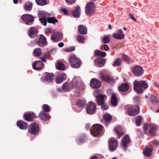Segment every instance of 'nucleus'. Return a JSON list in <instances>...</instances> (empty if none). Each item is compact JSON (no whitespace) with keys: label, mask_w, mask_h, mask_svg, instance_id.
<instances>
[{"label":"nucleus","mask_w":159,"mask_h":159,"mask_svg":"<svg viewBox=\"0 0 159 159\" xmlns=\"http://www.w3.org/2000/svg\"><path fill=\"white\" fill-rule=\"evenodd\" d=\"M79 32L82 35L85 34L87 33V29L86 27L82 25H80L78 27Z\"/></svg>","instance_id":"obj_26"},{"label":"nucleus","mask_w":159,"mask_h":159,"mask_svg":"<svg viewBox=\"0 0 159 159\" xmlns=\"http://www.w3.org/2000/svg\"><path fill=\"white\" fill-rule=\"evenodd\" d=\"M28 132L34 135L39 134V125L35 122L31 124L28 127Z\"/></svg>","instance_id":"obj_4"},{"label":"nucleus","mask_w":159,"mask_h":159,"mask_svg":"<svg viewBox=\"0 0 159 159\" xmlns=\"http://www.w3.org/2000/svg\"><path fill=\"white\" fill-rule=\"evenodd\" d=\"M64 45V43L63 42H61L58 43V46L60 48H61Z\"/></svg>","instance_id":"obj_59"},{"label":"nucleus","mask_w":159,"mask_h":159,"mask_svg":"<svg viewBox=\"0 0 159 159\" xmlns=\"http://www.w3.org/2000/svg\"><path fill=\"white\" fill-rule=\"evenodd\" d=\"M47 21L48 23L54 25L58 22V20L54 17H47Z\"/></svg>","instance_id":"obj_35"},{"label":"nucleus","mask_w":159,"mask_h":159,"mask_svg":"<svg viewBox=\"0 0 159 159\" xmlns=\"http://www.w3.org/2000/svg\"><path fill=\"white\" fill-rule=\"evenodd\" d=\"M36 3L39 5L44 6L47 4L46 0H35Z\"/></svg>","instance_id":"obj_42"},{"label":"nucleus","mask_w":159,"mask_h":159,"mask_svg":"<svg viewBox=\"0 0 159 159\" xmlns=\"http://www.w3.org/2000/svg\"><path fill=\"white\" fill-rule=\"evenodd\" d=\"M45 32L47 33H53L54 32L53 31V30L51 28H48L45 30Z\"/></svg>","instance_id":"obj_52"},{"label":"nucleus","mask_w":159,"mask_h":159,"mask_svg":"<svg viewBox=\"0 0 159 159\" xmlns=\"http://www.w3.org/2000/svg\"><path fill=\"white\" fill-rule=\"evenodd\" d=\"M46 14L43 11H41L39 13V17L40 18H46Z\"/></svg>","instance_id":"obj_50"},{"label":"nucleus","mask_w":159,"mask_h":159,"mask_svg":"<svg viewBox=\"0 0 159 159\" xmlns=\"http://www.w3.org/2000/svg\"><path fill=\"white\" fill-rule=\"evenodd\" d=\"M121 63V61L120 58H117L116 59L113 63V66H120Z\"/></svg>","instance_id":"obj_41"},{"label":"nucleus","mask_w":159,"mask_h":159,"mask_svg":"<svg viewBox=\"0 0 159 159\" xmlns=\"http://www.w3.org/2000/svg\"><path fill=\"white\" fill-rule=\"evenodd\" d=\"M35 118V116L33 113H27L24 115V119L28 121H33Z\"/></svg>","instance_id":"obj_24"},{"label":"nucleus","mask_w":159,"mask_h":159,"mask_svg":"<svg viewBox=\"0 0 159 159\" xmlns=\"http://www.w3.org/2000/svg\"><path fill=\"white\" fill-rule=\"evenodd\" d=\"M86 104V101L85 100H81L77 99L76 102V105L79 107H81L84 106Z\"/></svg>","instance_id":"obj_31"},{"label":"nucleus","mask_w":159,"mask_h":159,"mask_svg":"<svg viewBox=\"0 0 159 159\" xmlns=\"http://www.w3.org/2000/svg\"><path fill=\"white\" fill-rule=\"evenodd\" d=\"M96 110V106L93 102H90L87 104V112L89 114H94Z\"/></svg>","instance_id":"obj_8"},{"label":"nucleus","mask_w":159,"mask_h":159,"mask_svg":"<svg viewBox=\"0 0 159 159\" xmlns=\"http://www.w3.org/2000/svg\"><path fill=\"white\" fill-rule=\"evenodd\" d=\"M128 16L131 18V19L132 20H134L136 22L137 21V20L134 18V17L133 16L132 14H129Z\"/></svg>","instance_id":"obj_57"},{"label":"nucleus","mask_w":159,"mask_h":159,"mask_svg":"<svg viewBox=\"0 0 159 159\" xmlns=\"http://www.w3.org/2000/svg\"><path fill=\"white\" fill-rule=\"evenodd\" d=\"M50 53L49 52L43 54V57L47 59L50 56Z\"/></svg>","instance_id":"obj_55"},{"label":"nucleus","mask_w":159,"mask_h":159,"mask_svg":"<svg viewBox=\"0 0 159 159\" xmlns=\"http://www.w3.org/2000/svg\"><path fill=\"white\" fill-rule=\"evenodd\" d=\"M99 105H101V108L104 110H107L109 107V106L107 104L105 103V102H103L102 104L101 103Z\"/></svg>","instance_id":"obj_46"},{"label":"nucleus","mask_w":159,"mask_h":159,"mask_svg":"<svg viewBox=\"0 0 159 159\" xmlns=\"http://www.w3.org/2000/svg\"><path fill=\"white\" fill-rule=\"evenodd\" d=\"M122 145L125 150H126L127 147V144L130 141V139L129 136L126 134L122 138Z\"/></svg>","instance_id":"obj_13"},{"label":"nucleus","mask_w":159,"mask_h":159,"mask_svg":"<svg viewBox=\"0 0 159 159\" xmlns=\"http://www.w3.org/2000/svg\"><path fill=\"white\" fill-rule=\"evenodd\" d=\"M38 33V30L35 27H32L28 31V35L31 38H34Z\"/></svg>","instance_id":"obj_18"},{"label":"nucleus","mask_w":159,"mask_h":159,"mask_svg":"<svg viewBox=\"0 0 159 159\" xmlns=\"http://www.w3.org/2000/svg\"><path fill=\"white\" fill-rule=\"evenodd\" d=\"M96 7L93 2H89L87 3L85 6V13L86 14L89 16L92 15L95 11Z\"/></svg>","instance_id":"obj_5"},{"label":"nucleus","mask_w":159,"mask_h":159,"mask_svg":"<svg viewBox=\"0 0 159 159\" xmlns=\"http://www.w3.org/2000/svg\"><path fill=\"white\" fill-rule=\"evenodd\" d=\"M120 126H118L114 128V130L118 135V139L120 138L124 134V133L123 132L119 130L120 129Z\"/></svg>","instance_id":"obj_33"},{"label":"nucleus","mask_w":159,"mask_h":159,"mask_svg":"<svg viewBox=\"0 0 159 159\" xmlns=\"http://www.w3.org/2000/svg\"><path fill=\"white\" fill-rule=\"evenodd\" d=\"M102 130V126L99 124L94 125L91 129L92 134L94 136H96L99 135Z\"/></svg>","instance_id":"obj_6"},{"label":"nucleus","mask_w":159,"mask_h":159,"mask_svg":"<svg viewBox=\"0 0 159 159\" xmlns=\"http://www.w3.org/2000/svg\"><path fill=\"white\" fill-rule=\"evenodd\" d=\"M62 89L65 92L69 91V89L67 83H65L63 84L62 86Z\"/></svg>","instance_id":"obj_47"},{"label":"nucleus","mask_w":159,"mask_h":159,"mask_svg":"<svg viewBox=\"0 0 159 159\" xmlns=\"http://www.w3.org/2000/svg\"><path fill=\"white\" fill-rule=\"evenodd\" d=\"M39 20L40 22L43 24V25L44 26H46L47 24V19L46 18H39Z\"/></svg>","instance_id":"obj_48"},{"label":"nucleus","mask_w":159,"mask_h":159,"mask_svg":"<svg viewBox=\"0 0 159 159\" xmlns=\"http://www.w3.org/2000/svg\"><path fill=\"white\" fill-rule=\"evenodd\" d=\"M42 108L43 111L45 112H49L50 110V107L47 104H44L42 106Z\"/></svg>","instance_id":"obj_45"},{"label":"nucleus","mask_w":159,"mask_h":159,"mask_svg":"<svg viewBox=\"0 0 159 159\" xmlns=\"http://www.w3.org/2000/svg\"><path fill=\"white\" fill-rule=\"evenodd\" d=\"M132 72L135 76H139L143 74V70L141 67L136 66L133 68Z\"/></svg>","instance_id":"obj_9"},{"label":"nucleus","mask_w":159,"mask_h":159,"mask_svg":"<svg viewBox=\"0 0 159 159\" xmlns=\"http://www.w3.org/2000/svg\"><path fill=\"white\" fill-rule=\"evenodd\" d=\"M151 101L153 103H157L159 102L158 101L153 95H151L150 97Z\"/></svg>","instance_id":"obj_49"},{"label":"nucleus","mask_w":159,"mask_h":159,"mask_svg":"<svg viewBox=\"0 0 159 159\" xmlns=\"http://www.w3.org/2000/svg\"><path fill=\"white\" fill-rule=\"evenodd\" d=\"M61 11L63 12H64V14L65 15H67L68 12L67 10H66L65 9L62 8L61 9Z\"/></svg>","instance_id":"obj_58"},{"label":"nucleus","mask_w":159,"mask_h":159,"mask_svg":"<svg viewBox=\"0 0 159 159\" xmlns=\"http://www.w3.org/2000/svg\"><path fill=\"white\" fill-rule=\"evenodd\" d=\"M33 52L35 56L38 57H39L42 54L41 49L39 48H35L33 51Z\"/></svg>","instance_id":"obj_38"},{"label":"nucleus","mask_w":159,"mask_h":159,"mask_svg":"<svg viewBox=\"0 0 159 159\" xmlns=\"http://www.w3.org/2000/svg\"><path fill=\"white\" fill-rule=\"evenodd\" d=\"M111 104L113 106H116L118 103V100L116 95L113 94L111 98Z\"/></svg>","instance_id":"obj_28"},{"label":"nucleus","mask_w":159,"mask_h":159,"mask_svg":"<svg viewBox=\"0 0 159 159\" xmlns=\"http://www.w3.org/2000/svg\"><path fill=\"white\" fill-rule=\"evenodd\" d=\"M66 75L65 73L61 74L57 76L56 77V83L57 84H60L66 78Z\"/></svg>","instance_id":"obj_23"},{"label":"nucleus","mask_w":159,"mask_h":159,"mask_svg":"<svg viewBox=\"0 0 159 159\" xmlns=\"http://www.w3.org/2000/svg\"><path fill=\"white\" fill-rule=\"evenodd\" d=\"M123 59L124 60L128 63H129V57L127 55H124L122 56Z\"/></svg>","instance_id":"obj_51"},{"label":"nucleus","mask_w":159,"mask_h":159,"mask_svg":"<svg viewBox=\"0 0 159 159\" xmlns=\"http://www.w3.org/2000/svg\"><path fill=\"white\" fill-rule=\"evenodd\" d=\"M65 1L67 3L70 4H73L75 3V0H65Z\"/></svg>","instance_id":"obj_53"},{"label":"nucleus","mask_w":159,"mask_h":159,"mask_svg":"<svg viewBox=\"0 0 159 159\" xmlns=\"http://www.w3.org/2000/svg\"><path fill=\"white\" fill-rule=\"evenodd\" d=\"M85 39V37L80 35H79L77 36V40L80 43H84V40Z\"/></svg>","instance_id":"obj_43"},{"label":"nucleus","mask_w":159,"mask_h":159,"mask_svg":"<svg viewBox=\"0 0 159 159\" xmlns=\"http://www.w3.org/2000/svg\"><path fill=\"white\" fill-rule=\"evenodd\" d=\"M70 48V52L73 51L75 50V47L74 46H72Z\"/></svg>","instance_id":"obj_61"},{"label":"nucleus","mask_w":159,"mask_h":159,"mask_svg":"<svg viewBox=\"0 0 159 159\" xmlns=\"http://www.w3.org/2000/svg\"><path fill=\"white\" fill-rule=\"evenodd\" d=\"M62 37V34L59 32H54L51 37V39L54 42H58L61 40Z\"/></svg>","instance_id":"obj_11"},{"label":"nucleus","mask_w":159,"mask_h":159,"mask_svg":"<svg viewBox=\"0 0 159 159\" xmlns=\"http://www.w3.org/2000/svg\"><path fill=\"white\" fill-rule=\"evenodd\" d=\"M69 62L73 68H78L81 66V61L78 57L74 55L70 57Z\"/></svg>","instance_id":"obj_3"},{"label":"nucleus","mask_w":159,"mask_h":159,"mask_svg":"<svg viewBox=\"0 0 159 159\" xmlns=\"http://www.w3.org/2000/svg\"><path fill=\"white\" fill-rule=\"evenodd\" d=\"M110 36L107 35L103 37L102 39V41L104 43H108L110 41Z\"/></svg>","instance_id":"obj_44"},{"label":"nucleus","mask_w":159,"mask_h":159,"mask_svg":"<svg viewBox=\"0 0 159 159\" xmlns=\"http://www.w3.org/2000/svg\"><path fill=\"white\" fill-rule=\"evenodd\" d=\"M32 66L34 69L38 70L43 67L44 64L41 61H35L33 62Z\"/></svg>","instance_id":"obj_14"},{"label":"nucleus","mask_w":159,"mask_h":159,"mask_svg":"<svg viewBox=\"0 0 159 159\" xmlns=\"http://www.w3.org/2000/svg\"><path fill=\"white\" fill-rule=\"evenodd\" d=\"M103 47L104 50L106 51H108L109 49V46L107 45H104Z\"/></svg>","instance_id":"obj_56"},{"label":"nucleus","mask_w":159,"mask_h":159,"mask_svg":"<svg viewBox=\"0 0 159 159\" xmlns=\"http://www.w3.org/2000/svg\"><path fill=\"white\" fill-rule=\"evenodd\" d=\"M103 118L106 122H110L112 118L111 116L109 114L106 113L103 115Z\"/></svg>","instance_id":"obj_36"},{"label":"nucleus","mask_w":159,"mask_h":159,"mask_svg":"<svg viewBox=\"0 0 159 159\" xmlns=\"http://www.w3.org/2000/svg\"><path fill=\"white\" fill-rule=\"evenodd\" d=\"M119 33H114L112 35L113 37L115 39L120 40L123 39L125 37V35L121 29L118 30Z\"/></svg>","instance_id":"obj_20"},{"label":"nucleus","mask_w":159,"mask_h":159,"mask_svg":"<svg viewBox=\"0 0 159 159\" xmlns=\"http://www.w3.org/2000/svg\"><path fill=\"white\" fill-rule=\"evenodd\" d=\"M134 100L135 101L138 102L139 101V98L138 96H135L134 98Z\"/></svg>","instance_id":"obj_60"},{"label":"nucleus","mask_w":159,"mask_h":159,"mask_svg":"<svg viewBox=\"0 0 159 159\" xmlns=\"http://www.w3.org/2000/svg\"><path fill=\"white\" fill-rule=\"evenodd\" d=\"M95 64L99 67L103 66L105 62V60L102 58H98L94 60Z\"/></svg>","instance_id":"obj_25"},{"label":"nucleus","mask_w":159,"mask_h":159,"mask_svg":"<svg viewBox=\"0 0 159 159\" xmlns=\"http://www.w3.org/2000/svg\"><path fill=\"white\" fill-rule=\"evenodd\" d=\"M39 116L40 118L43 121H46L49 120L50 116L48 113L42 111L39 113Z\"/></svg>","instance_id":"obj_17"},{"label":"nucleus","mask_w":159,"mask_h":159,"mask_svg":"<svg viewBox=\"0 0 159 159\" xmlns=\"http://www.w3.org/2000/svg\"><path fill=\"white\" fill-rule=\"evenodd\" d=\"M16 125L21 129L26 130L28 128V124L22 120H18L16 122Z\"/></svg>","instance_id":"obj_19"},{"label":"nucleus","mask_w":159,"mask_h":159,"mask_svg":"<svg viewBox=\"0 0 159 159\" xmlns=\"http://www.w3.org/2000/svg\"><path fill=\"white\" fill-rule=\"evenodd\" d=\"M156 129V127L150 124H145L144 125V132L148 135H155Z\"/></svg>","instance_id":"obj_2"},{"label":"nucleus","mask_w":159,"mask_h":159,"mask_svg":"<svg viewBox=\"0 0 159 159\" xmlns=\"http://www.w3.org/2000/svg\"><path fill=\"white\" fill-rule=\"evenodd\" d=\"M153 143L156 145H158L159 144L158 141L157 140H154L153 142Z\"/></svg>","instance_id":"obj_62"},{"label":"nucleus","mask_w":159,"mask_h":159,"mask_svg":"<svg viewBox=\"0 0 159 159\" xmlns=\"http://www.w3.org/2000/svg\"><path fill=\"white\" fill-rule=\"evenodd\" d=\"M90 86L94 88H98L101 86L100 82L95 79H93L90 82Z\"/></svg>","instance_id":"obj_21"},{"label":"nucleus","mask_w":159,"mask_h":159,"mask_svg":"<svg viewBox=\"0 0 159 159\" xmlns=\"http://www.w3.org/2000/svg\"><path fill=\"white\" fill-rule=\"evenodd\" d=\"M54 74L52 73L45 72V76L41 78L42 81H47L48 82H52L54 79Z\"/></svg>","instance_id":"obj_10"},{"label":"nucleus","mask_w":159,"mask_h":159,"mask_svg":"<svg viewBox=\"0 0 159 159\" xmlns=\"http://www.w3.org/2000/svg\"><path fill=\"white\" fill-rule=\"evenodd\" d=\"M129 88V86L127 84L123 83L118 87V89L121 92H125L127 91Z\"/></svg>","instance_id":"obj_27"},{"label":"nucleus","mask_w":159,"mask_h":159,"mask_svg":"<svg viewBox=\"0 0 159 159\" xmlns=\"http://www.w3.org/2000/svg\"><path fill=\"white\" fill-rule=\"evenodd\" d=\"M152 148H147L143 152L144 154L147 157H150L152 155Z\"/></svg>","instance_id":"obj_34"},{"label":"nucleus","mask_w":159,"mask_h":159,"mask_svg":"<svg viewBox=\"0 0 159 159\" xmlns=\"http://www.w3.org/2000/svg\"><path fill=\"white\" fill-rule=\"evenodd\" d=\"M21 19L23 20L31 23L34 20V16L31 15L25 14L22 15Z\"/></svg>","instance_id":"obj_16"},{"label":"nucleus","mask_w":159,"mask_h":159,"mask_svg":"<svg viewBox=\"0 0 159 159\" xmlns=\"http://www.w3.org/2000/svg\"><path fill=\"white\" fill-rule=\"evenodd\" d=\"M90 159H98L97 156H94L91 157Z\"/></svg>","instance_id":"obj_64"},{"label":"nucleus","mask_w":159,"mask_h":159,"mask_svg":"<svg viewBox=\"0 0 159 159\" xmlns=\"http://www.w3.org/2000/svg\"><path fill=\"white\" fill-rule=\"evenodd\" d=\"M94 55L95 56H100L102 57L106 56L107 54L105 52L96 50L94 52Z\"/></svg>","instance_id":"obj_32"},{"label":"nucleus","mask_w":159,"mask_h":159,"mask_svg":"<svg viewBox=\"0 0 159 159\" xmlns=\"http://www.w3.org/2000/svg\"><path fill=\"white\" fill-rule=\"evenodd\" d=\"M56 68L58 70H65V66L62 62H59L57 63Z\"/></svg>","instance_id":"obj_37"},{"label":"nucleus","mask_w":159,"mask_h":159,"mask_svg":"<svg viewBox=\"0 0 159 159\" xmlns=\"http://www.w3.org/2000/svg\"><path fill=\"white\" fill-rule=\"evenodd\" d=\"M37 43L38 44V45L41 47L47 45L48 44V43L46 38L43 35H40Z\"/></svg>","instance_id":"obj_12"},{"label":"nucleus","mask_w":159,"mask_h":159,"mask_svg":"<svg viewBox=\"0 0 159 159\" xmlns=\"http://www.w3.org/2000/svg\"><path fill=\"white\" fill-rule=\"evenodd\" d=\"M133 84L134 90L138 93H142L143 91V89H146L148 87V83L143 80L139 81L136 80Z\"/></svg>","instance_id":"obj_1"},{"label":"nucleus","mask_w":159,"mask_h":159,"mask_svg":"<svg viewBox=\"0 0 159 159\" xmlns=\"http://www.w3.org/2000/svg\"><path fill=\"white\" fill-rule=\"evenodd\" d=\"M140 108L138 106H134L129 107L128 110V114L130 116H135L139 112Z\"/></svg>","instance_id":"obj_7"},{"label":"nucleus","mask_w":159,"mask_h":159,"mask_svg":"<svg viewBox=\"0 0 159 159\" xmlns=\"http://www.w3.org/2000/svg\"><path fill=\"white\" fill-rule=\"evenodd\" d=\"M117 145V142L116 140H111L110 142L109 149L111 151L116 149Z\"/></svg>","instance_id":"obj_29"},{"label":"nucleus","mask_w":159,"mask_h":159,"mask_svg":"<svg viewBox=\"0 0 159 159\" xmlns=\"http://www.w3.org/2000/svg\"><path fill=\"white\" fill-rule=\"evenodd\" d=\"M77 81L76 79H73L72 83L73 85V87L75 88L76 86Z\"/></svg>","instance_id":"obj_54"},{"label":"nucleus","mask_w":159,"mask_h":159,"mask_svg":"<svg viewBox=\"0 0 159 159\" xmlns=\"http://www.w3.org/2000/svg\"><path fill=\"white\" fill-rule=\"evenodd\" d=\"M136 125L137 126H139L140 125L141 120L142 116H137L135 118Z\"/></svg>","instance_id":"obj_40"},{"label":"nucleus","mask_w":159,"mask_h":159,"mask_svg":"<svg viewBox=\"0 0 159 159\" xmlns=\"http://www.w3.org/2000/svg\"><path fill=\"white\" fill-rule=\"evenodd\" d=\"M80 8L79 6H77L75 7L74 10L72 11V14L75 18H78L79 17L80 15Z\"/></svg>","instance_id":"obj_22"},{"label":"nucleus","mask_w":159,"mask_h":159,"mask_svg":"<svg viewBox=\"0 0 159 159\" xmlns=\"http://www.w3.org/2000/svg\"><path fill=\"white\" fill-rule=\"evenodd\" d=\"M32 5L33 4L32 3H26L24 5V9L25 10L30 11L32 9Z\"/></svg>","instance_id":"obj_39"},{"label":"nucleus","mask_w":159,"mask_h":159,"mask_svg":"<svg viewBox=\"0 0 159 159\" xmlns=\"http://www.w3.org/2000/svg\"><path fill=\"white\" fill-rule=\"evenodd\" d=\"M90 127V125L89 124H87L85 126V128L87 130H89Z\"/></svg>","instance_id":"obj_63"},{"label":"nucleus","mask_w":159,"mask_h":159,"mask_svg":"<svg viewBox=\"0 0 159 159\" xmlns=\"http://www.w3.org/2000/svg\"><path fill=\"white\" fill-rule=\"evenodd\" d=\"M105 97L102 94L98 95L96 97V101L98 104L105 102Z\"/></svg>","instance_id":"obj_30"},{"label":"nucleus","mask_w":159,"mask_h":159,"mask_svg":"<svg viewBox=\"0 0 159 159\" xmlns=\"http://www.w3.org/2000/svg\"><path fill=\"white\" fill-rule=\"evenodd\" d=\"M100 79L103 81H106L108 83H111L114 82L113 78L111 77L109 75L103 74L100 76Z\"/></svg>","instance_id":"obj_15"}]
</instances>
